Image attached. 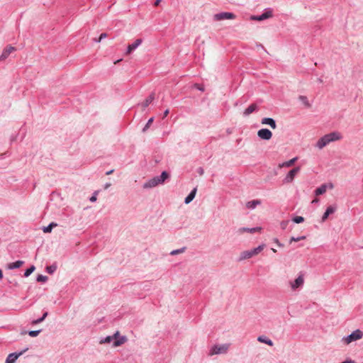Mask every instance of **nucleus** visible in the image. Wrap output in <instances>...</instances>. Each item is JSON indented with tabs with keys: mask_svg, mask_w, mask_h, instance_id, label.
I'll use <instances>...</instances> for the list:
<instances>
[{
	"mask_svg": "<svg viewBox=\"0 0 363 363\" xmlns=\"http://www.w3.org/2000/svg\"><path fill=\"white\" fill-rule=\"evenodd\" d=\"M186 250V247H183L180 249H177V250H172L171 252H170V255H178V254H180V253H182V252H184Z\"/></svg>",
	"mask_w": 363,
	"mask_h": 363,
	"instance_id": "obj_39",
	"label": "nucleus"
},
{
	"mask_svg": "<svg viewBox=\"0 0 363 363\" xmlns=\"http://www.w3.org/2000/svg\"><path fill=\"white\" fill-rule=\"evenodd\" d=\"M289 222L290 221L289 220H282L280 223L281 228L285 230L287 228Z\"/></svg>",
	"mask_w": 363,
	"mask_h": 363,
	"instance_id": "obj_41",
	"label": "nucleus"
},
{
	"mask_svg": "<svg viewBox=\"0 0 363 363\" xmlns=\"http://www.w3.org/2000/svg\"><path fill=\"white\" fill-rule=\"evenodd\" d=\"M326 189H327V185L325 184L320 185L319 187H318L315 190V196H320V195L323 194L326 191Z\"/></svg>",
	"mask_w": 363,
	"mask_h": 363,
	"instance_id": "obj_26",
	"label": "nucleus"
},
{
	"mask_svg": "<svg viewBox=\"0 0 363 363\" xmlns=\"http://www.w3.org/2000/svg\"><path fill=\"white\" fill-rule=\"evenodd\" d=\"M252 255L251 253V251L250 250H245V251H243L240 253V255L238 259V262H241V261H243L245 259H250L251 257H252Z\"/></svg>",
	"mask_w": 363,
	"mask_h": 363,
	"instance_id": "obj_19",
	"label": "nucleus"
},
{
	"mask_svg": "<svg viewBox=\"0 0 363 363\" xmlns=\"http://www.w3.org/2000/svg\"><path fill=\"white\" fill-rule=\"evenodd\" d=\"M262 123L269 125L272 129L277 128V123L274 119L272 118H264L262 119Z\"/></svg>",
	"mask_w": 363,
	"mask_h": 363,
	"instance_id": "obj_16",
	"label": "nucleus"
},
{
	"mask_svg": "<svg viewBox=\"0 0 363 363\" xmlns=\"http://www.w3.org/2000/svg\"><path fill=\"white\" fill-rule=\"evenodd\" d=\"M328 144H329V142H328L327 138L325 137V135H323L318 140V142L316 143V147H318L319 149H323L324 147H325Z\"/></svg>",
	"mask_w": 363,
	"mask_h": 363,
	"instance_id": "obj_18",
	"label": "nucleus"
},
{
	"mask_svg": "<svg viewBox=\"0 0 363 363\" xmlns=\"http://www.w3.org/2000/svg\"><path fill=\"white\" fill-rule=\"evenodd\" d=\"M159 184H161V183L160 182L159 177L156 176L145 182L143 185V187L144 189H150L155 187Z\"/></svg>",
	"mask_w": 363,
	"mask_h": 363,
	"instance_id": "obj_10",
	"label": "nucleus"
},
{
	"mask_svg": "<svg viewBox=\"0 0 363 363\" xmlns=\"http://www.w3.org/2000/svg\"><path fill=\"white\" fill-rule=\"evenodd\" d=\"M260 229H261L260 228H242L241 229V230L243 231V232H249V233H254L258 231Z\"/></svg>",
	"mask_w": 363,
	"mask_h": 363,
	"instance_id": "obj_36",
	"label": "nucleus"
},
{
	"mask_svg": "<svg viewBox=\"0 0 363 363\" xmlns=\"http://www.w3.org/2000/svg\"><path fill=\"white\" fill-rule=\"evenodd\" d=\"M292 221L295 223H301L304 221V218L303 216H296L292 218Z\"/></svg>",
	"mask_w": 363,
	"mask_h": 363,
	"instance_id": "obj_35",
	"label": "nucleus"
},
{
	"mask_svg": "<svg viewBox=\"0 0 363 363\" xmlns=\"http://www.w3.org/2000/svg\"><path fill=\"white\" fill-rule=\"evenodd\" d=\"M155 99V94L154 93H152L150 94L147 98L144 101V102H143L142 104V106L143 108H146L147 107L152 101L153 100Z\"/></svg>",
	"mask_w": 363,
	"mask_h": 363,
	"instance_id": "obj_24",
	"label": "nucleus"
},
{
	"mask_svg": "<svg viewBox=\"0 0 363 363\" xmlns=\"http://www.w3.org/2000/svg\"><path fill=\"white\" fill-rule=\"evenodd\" d=\"M35 269V267L34 265L30 266L28 268H27L23 276L25 277H29Z\"/></svg>",
	"mask_w": 363,
	"mask_h": 363,
	"instance_id": "obj_31",
	"label": "nucleus"
},
{
	"mask_svg": "<svg viewBox=\"0 0 363 363\" xmlns=\"http://www.w3.org/2000/svg\"><path fill=\"white\" fill-rule=\"evenodd\" d=\"M41 331L42 330H29L28 332H25V333H28L29 336L35 337H37L40 333ZM21 334H24V333H22Z\"/></svg>",
	"mask_w": 363,
	"mask_h": 363,
	"instance_id": "obj_33",
	"label": "nucleus"
},
{
	"mask_svg": "<svg viewBox=\"0 0 363 363\" xmlns=\"http://www.w3.org/2000/svg\"><path fill=\"white\" fill-rule=\"evenodd\" d=\"M197 172L199 175H203V173H204V170L202 167H199L198 169H197Z\"/></svg>",
	"mask_w": 363,
	"mask_h": 363,
	"instance_id": "obj_45",
	"label": "nucleus"
},
{
	"mask_svg": "<svg viewBox=\"0 0 363 363\" xmlns=\"http://www.w3.org/2000/svg\"><path fill=\"white\" fill-rule=\"evenodd\" d=\"M336 210V208L333 206H329L327 207L325 213H323V216H322V218H321V220L322 222H325L328 218L329 217L330 215L333 214L335 213Z\"/></svg>",
	"mask_w": 363,
	"mask_h": 363,
	"instance_id": "obj_13",
	"label": "nucleus"
},
{
	"mask_svg": "<svg viewBox=\"0 0 363 363\" xmlns=\"http://www.w3.org/2000/svg\"><path fill=\"white\" fill-rule=\"evenodd\" d=\"M264 246H265L264 244H262L255 248L250 250L251 251L252 256H255V255L259 254L264 249Z\"/></svg>",
	"mask_w": 363,
	"mask_h": 363,
	"instance_id": "obj_30",
	"label": "nucleus"
},
{
	"mask_svg": "<svg viewBox=\"0 0 363 363\" xmlns=\"http://www.w3.org/2000/svg\"><path fill=\"white\" fill-rule=\"evenodd\" d=\"M48 311H44L43 315H42V316L40 317L38 319L33 320L31 321V324L33 325H38V324L43 322L45 320V319L48 317Z\"/></svg>",
	"mask_w": 363,
	"mask_h": 363,
	"instance_id": "obj_21",
	"label": "nucleus"
},
{
	"mask_svg": "<svg viewBox=\"0 0 363 363\" xmlns=\"http://www.w3.org/2000/svg\"><path fill=\"white\" fill-rule=\"evenodd\" d=\"M169 109H166L163 113V116H162V118H164L165 117L167 116V115L169 114Z\"/></svg>",
	"mask_w": 363,
	"mask_h": 363,
	"instance_id": "obj_48",
	"label": "nucleus"
},
{
	"mask_svg": "<svg viewBox=\"0 0 363 363\" xmlns=\"http://www.w3.org/2000/svg\"><path fill=\"white\" fill-rule=\"evenodd\" d=\"M261 203L260 200L255 199L247 202L246 207L249 209H254Z\"/></svg>",
	"mask_w": 363,
	"mask_h": 363,
	"instance_id": "obj_23",
	"label": "nucleus"
},
{
	"mask_svg": "<svg viewBox=\"0 0 363 363\" xmlns=\"http://www.w3.org/2000/svg\"><path fill=\"white\" fill-rule=\"evenodd\" d=\"M298 99L306 107H311V105L306 96H299Z\"/></svg>",
	"mask_w": 363,
	"mask_h": 363,
	"instance_id": "obj_34",
	"label": "nucleus"
},
{
	"mask_svg": "<svg viewBox=\"0 0 363 363\" xmlns=\"http://www.w3.org/2000/svg\"><path fill=\"white\" fill-rule=\"evenodd\" d=\"M113 339L112 335H108L104 338H101L99 341L100 344H110L112 342V345L113 344Z\"/></svg>",
	"mask_w": 363,
	"mask_h": 363,
	"instance_id": "obj_27",
	"label": "nucleus"
},
{
	"mask_svg": "<svg viewBox=\"0 0 363 363\" xmlns=\"http://www.w3.org/2000/svg\"><path fill=\"white\" fill-rule=\"evenodd\" d=\"M236 16L235 13L232 12H220L218 13H216L213 16V20L216 21L227 20V19H234L235 18Z\"/></svg>",
	"mask_w": 363,
	"mask_h": 363,
	"instance_id": "obj_3",
	"label": "nucleus"
},
{
	"mask_svg": "<svg viewBox=\"0 0 363 363\" xmlns=\"http://www.w3.org/2000/svg\"><path fill=\"white\" fill-rule=\"evenodd\" d=\"M257 340L259 342H262V343H264L269 346H272L273 345V342L272 340L269 339L267 337H266L265 335H260L257 337Z\"/></svg>",
	"mask_w": 363,
	"mask_h": 363,
	"instance_id": "obj_22",
	"label": "nucleus"
},
{
	"mask_svg": "<svg viewBox=\"0 0 363 363\" xmlns=\"http://www.w3.org/2000/svg\"><path fill=\"white\" fill-rule=\"evenodd\" d=\"M47 280H48V277L43 275V274H38L36 277V281L38 282L45 283Z\"/></svg>",
	"mask_w": 363,
	"mask_h": 363,
	"instance_id": "obj_37",
	"label": "nucleus"
},
{
	"mask_svg": "<svg viewBox=\"0 0 363 363\" xmlns=\"http://www.w3.org/2000/svg\"><path fill=\"white\" fill-rule=\"evenodd\" d=\"M304 283V278L302 274H300L294 281H290L291 289L296 291L302 288Z\"/></svg>",
	"mask_w": 363,
	"mask_h": 363,
	"instance_id": "obj_7",
	"label": "nucleus"
},
{
	"mask_svg": "<svg viewBox=\"0 0 363 363\" xmlns=\"http://www.w3.org/2000/svg\"><path fill=\"white\" fill-rule=\"evenodd\" d=\"M272 250L274 252H277V250H276L275 249H274V248H272Z\"/></svg>",
	"mask_w": 363,
	"mask_h": 363,
	"instance_id": "obj_56",
	"label": "nucleus"
},
{
	"mask_svg": "<svg viewBox=\"0 0 363 363\" xmlns=\"http://www.w3.org/2000/svg\"><path fill=\"white\" fill-rule=\"evenodd\" d=\"M195 86H196V88L197 89H199V90L201 91H204V88H203L201 85H200V84H195Z\"/></svg>",
	"mask_w": 363,
	"mask_h": 363,
	"instance_id": "obj_46",
	"label": "nucleus"
},
{
	"mask_svg": "<svg viewBox=\"0 0 363 363\" xmlns=\"http://www.w3.org/2000/svg\"><path fill=\"white\" fill-rule=\"evenodd\" d=\"M28 350V347L25 348L21 352H13L8 355L6 359L5 363H15L17 359L21 356L24 352H26Z\"/></svg>",
	"mask_w": 363,
	"mask_h": 363,
	"instance_id": "obj_8",
	"label": "nucleus"
},
{
	"mask_svg": "<svg viewBox=\"0 0 363 363\" xmlns=\"http://www.w3.org/2000/svg\"><path fill=\"white\" fill-rule=\"evenodd\" d=\"M113 172H114V170H113V169H111V170H109V171L106 172V175H110V174H111Z\"/></svg>",
	"mask_w": 363,
	"mask_h": 363,
	"instance_id": "obj_50",
	"label": "nucleus"
},
{
	"mask_svg": "<svg viewBox=\"0 0 363 363\" xmlns=\"http://www.w3.org/2000/svg\"><path fill=\"white\" fill-rule=\"evenodd\" d=\"M297 160V157H294L291 160H289V161H286L285 162H283L282 164H279V167H291L292 165L294 164L295 162Z\"/></svg>",
	"mask_w": 363,
	"mask_h": 363,
	"instance_id": "obj_28",
	"label": "nucleus"
},
{
	"mask_svg": "<svg viewBox=\"0 0 363 363\" xmlns=\"http://www.w3.org/2000/svg\"><path fill=\"white\" fill-rule=\"evenodd\" d=\"M3 278V272L1 269H0V279Z\"/></svg>",
	"mask_w": 363,
	"mask_h": 363,
	"instance_id": "obj_52",
	"label": "nucleus"
},
{
	"mask_svg": "<svg viewBox=\"0 0 363 363\" xmlns=\"http://www.w3.org/2000/svg\"><path fill=\"white\" fill-rule=\"evenodd\" d=\"M153 121H154V118L153 117L149 118V120L147 121V123L145 124V125L143 128L142 131L143 133L146 132L147 130L150 128V125L152 123Z\"/></svg>",
	"mask_w": 363,
	"mask_h": 363,
	"instance_id": "obj_38",
	"label": "nucleus"
},
{
	"mask_svg": "<svg viewBox=\"0 0 363 363\" xmlns=\"http://www.w3.org/2000/svg\"><path fill=\"white\" fill-rule=\"evenodd\" d=\"M197 192V187L194 188L184 199V203H190L195 198Z\"/></svg>",
	"mask_w": 363,
	"mask_h": 363,
	"instance_id": "obj_15",
	"label": "nucleus"
},
{
	"mask_svg": "<svg viewBox=\"0 0 363 363\" xmlns=\"http://www.w3.org/2000/svg\"><path fill=\"white\" fill-rule=\"evenodd\" d=\"M24 264V262L22 260H17L14 262H11L7 264V269L10 270L16 269L20 268L23 264Z\"/></svg>",
	"mask_w": 363,
	"mask_h": 363,
	"instance_id": "obj_17",
	"label": "nucleus"
},
{
	"mask_svg": "<svg viewBox=\"0 0 363 363\" xmlns=\"http://www.w3.org/2000/svg\"><path fill=\"white\" fill-rule=\"evenodd\" d=\"M274 241L275 243L277 244L278 246H279V247H283L284 246V245L282 243H281L277 238H274Z\"/></svg>",
	"mask_w": 363,
	"mask_h": 363,
	"instance_id": "obj_47",
	"label": "nucleus"
},
{
	"mask_svg": "<svg viewBox=\"0 0 363 363\" xmlns=\"http://www.w3.org/2000/svg\"><path fill=\"white\" fill-rule=\"evenodd\" d=\"M113 347H116L122 345L127 341V337L125 335H121L118 331H116L113 335Z\"/></svg>",
	"mask_w": 363,
	"mask_h": 363,
	"instance_id": "obj_4",
	"label": "nucleus"
},
{
	"mask_svg": "<svg viewBox=\"0 0 363 363\" xmlns=\"http://www.w3.org/2000/svg\"><path fill=\"white\" fill-rule=\"evenodd\" d=\"M272 16V10L270 8H267L264 10L263 13L260 15L251 16L250 19L252 21H262L268 19Z\"/></svg>",
	"mask_w": 363,
	"mask_h": 363,
	"instance_id": "obj_2",
	"label": "nucleus"
},
{
	"mask_svg": "<svg viewBox=\"0 0 363 363\" xmlns=\"http://www.w3.org/2000/svg\"><path fill=\"white\" fill-rule=\"evenodd\" d=\"M299 171H300L299 167H296L293 168L292 169H291L288 172V174H286L285 178L284 179L283 182L285 184L292 182L293 180L294 179L296 175L299 172Z\"/></svg>",
	"mask_w": 363,
	"mask_h": 363,
	"instance_id": "obj_6",
	"label": "nucleus"
},
{
	"mask_svg": "<svg viewBox=\"0 0 363 363\" xmlns=\"http://www.w3.org/2000/svg\"><path fill=\"white\" fill-rule=\"evenodd\" d=\"M107 36V34L106 33H102L99 37V39L98 40H96V42L99 43L101 42L104 38H106Z\"/></svg>",
	"mask_w": 363,
	"mask_h": 363,
	"instance_id": "obj_42",
	"label": "nucleus"
},
{
	"mask_svg": "<svg viewBox=\"0 0 363 363\" xmlns=\"http://www.w3.org/2000/svg\"><path fill=\"white\" fill-rule=\"evenodd\" d=\"M228 349V345H213L210 350V355L213 354H224L227 352Z\"/></svg>",
	"mask_w": 363,
	"mask_h": 363,
	"instance_id": "obj_5",
	"label": "nucleus"
},
{
	"mask_svg": "<svg viewBox=\"0 0 363 363\" xmlns=\"http://www.w3.org/2000/svg\"><path fill=\"white\" fill-rule=\"evenodd\" d=\"M10 155L9 152H6L0 154V160L4 159L6 157H9Z\"/></svg>",
	"mask_w": 363,
	"mask_h": 363,
	"instance_id": "obj_43",
	"label": "nucleus"
},
{
	"mask_svg": "<svg viewBox=\"0 0 363 363\" xmlns=\"http://www.w3.org/2000/svg\"><path fill=\"white\" fill-rule=\"evenodd\" d=\"M157 177H159L161 184H162L170 177V174L167 171H163L161 174Z\"/></svg>",
	"mask_w": 363,
	"mask_h": 363,
	"instance_id": "obj_25",
	"label": "nucleus"
},
{
	"mask_svg": "<svg viewBox=\"0 0 363 363\" xmlns=\"http://www.w3.org/2000/svg\"><path fill=\"white\" fill-rule=\"evenodd\" d=\"M257 109L256 104H251L243 112L245 116H247Z\"/></svg>",
	"mask_w": 363,
	"mask_h": 363,
	"instance_id": "obj_20",
	"label": "nucleus"
},
{
	"mask_svg": "<svg viewBox=\"0 0 363 363\" xmlns=\"http://www.w3.org/2000/svg\"><path fill=\"white\" fill-rule=\"evenodd\" d=\"M318 201V199H314V200L312 201V203H317Z\"/></svg>",
	"mask_w": 363,
	"mask_h": 363,
	"instance_id": "obj_55",
	"label": "nucleus"
},
{
	"mask_svg": "<svg viewBox=\"0 0 363 363\" xmlns=\"http://www.w3.org/2000/svg\"><path fill=\"white\" fill-rule=\"evenodd\" d=\"M257 135L262 140H269L272 137V133L267 128H262L257 131Z\"/></svg>",
	"mask_w": 363,
	"mask_h": 363,
	"instance_id": "obj_9",
	"label": "nucleus"
},
{
	"mask_svg": "<svg viewBox=\"0 0 363 363\" xmlns=\"http://www.w3.org/2000/svg\"><path fill=\"white\" fill-rule=\"evenodd\" d=\"M57 225V223L52 222L48 225L43 227V231L45 233H51L53 228L56 227Z\"/></svg>",
	"mask_w": 363,
	"mask_h": 363,
	"instance_id": "obj_29",
	"label": "nucleus"
},
{
	"mask_svg": "<svg viewBox=\"0 0 363 363\" xmlns=\"http://www.w3.org/2000/svg\"><path fill=\"white\" fill-rule=\"evenodd\" d=\"M143 40L141 38L136 39L133 43L129 44L127 47L126 53H132L141 43Z\"/></svg>",
	"mask_w": 363,
	"mask_h": 363,
	"instance_id": "obj_12",
	"label": "nucleus"
},
{
	"mask_svg": "<svg viewBox=\"0 0 363 363\" xmlns=\"http://www.w3.org/2000/svg\"><path fill=\"white\" fill-rule=\"evenodd\" d=\"M16 50V48L11 45H8L6 48H5L0 56V62L6 60L9 56V55Z\"/></svg>",
	"mask_w": 363,
	"mask_h": 363,
	"instance_id": "obj_11",
	"label": "nucleus"
},
{
	"mask_svg": "<svg viewBox=\"0 0 363 363\" xmlns=\"http://www.w3.org/2000/svg\"><path fill=\"white\" fill-rule=\"evenodd\" d=\"M258 46L261 47L262 49H264V47L262 46V45H259Z\"/></svg>",
	"mask_w": 363,
	"mask_h": 363,
	"instance_id": "obj_57",
	"label": "nucleus"
},
{
	"mask_svg": "<svg viewBox=\"0 0 363 363\" xmlns=\"http://www.w3.org/2000/svg\"><path fill=\"white\" fill-rule=\"evenodd\" d=\"M15 140H16V136H12L11 139V142L14 141Z\"/></svg>",
	"mask_w": 363,
	"mask_h": 363,
	"instance_id": "obj_54",
	"label": "nucleus"
},
{
	"mask_svg": "<svg viewBox=\"0 0 363 363\" xmlns=\"http://www.w3.org/2000/svg\"><path fill=\"white\" fill-rule=\"evenodd\" d=\"M325 135L327 138L329 143L338 140L341 138V135L338 132H332Z\"/></svg>",
	"mask_w": 363,
	"mask_h": 363,
	"instance_id": "obj_14",
	"label": "nucleus"
},
{
	"mask_svg": "<svg viewBox=\"0 0 363 363\" xmlns=\"http://www.w3.org/2000/svg\"><path fill=\"white\" fill-rule=\"evenodd\" d=\"M57 270V265L55 264H51L50 266L46 267V272L52 274Z\"/></svg>",
	"mask_w": 363,
	"mask_h": 363,
	"instance_id": "obj_32",
	"label": "nucleus"
},
{
	"mask_svg": "<svg viewBox=\"0 0 363 363\" xmlns=\"http://www.w3.org/2000/svg\"><path fill=\"white\" fill-rule=\"evenodd\" d=\"M318 83H323V79H322V78H318Z\"/></svg>",
	"mask_w": 363,
	"mask_h": 363,
	"instance_id": "obj_53",
	"label": "nucleus"
},
{
	"mask_svg": "<svg viewBox=\"0 0 363 363\" xmlns=\"http://www.w3.org/2000/svg\"><path fill=\"white\" fill-rule=\"evenodd\" d=\"M363 332L359 329L354 330L351 334L342 337V342L347 345L361 339Z\"/></svg>",
	"mask_w": 363,
	"mask_h": 363,
	"instance_id": "obj_1",
	"label": "nucleus"
},
{
	"mask_svg": "<svg viewBox=\"0 0 363 363\" xmlns=\"http://www.w3.org/2000/svg\"><path fill=\"white\" fill-rule=\"evenodd\" d=\"M306 239V236H299V237H291L289 240V243H291L292 242H298L300 240H303Z\"/></svg>",
	"mask_w": 363,
	"mask_h": 363,
	"instance_id": "obj_40",
	"label": "nucleus"
},
{
	"mask_svg": "<svg viewBox=\"0 0 363 363\" xmlns=\"http://www.w3.org/2000/svg\"><path fill=\"white\" fill-rule=\"evenodd\" d=\"M162 0H155L154 5L158 6Z\"/></svg>",
	"mask_w": 363,
	"mask_h": 363,
	"instance_id": "obj_49",
	"label": "nucleus"
},
{
	"mask_svg": "<svg viewBox=\"0 0 363 363\" xmlns=\"http://www.w3.org/2000/svg\"><path fill=\"white\" fill-rule=\"evenodd\" d=\"M110 186H111V184H110V183H106V184L104 185V189H107Z\"/></svg>",
	"mask_w": 363,
	"mask_h": 363,
	"instance_id": "obj_51",
	"label": "nucleus"
},
{
	"mask_svg": "<svg viewBox=\"0 0 363 363\" xmlns=\"http://www.w3.org/2000/svg\"><path fill=\"white\" fill-rule=\"evenodd\" d=\"M89 201H90L91 202H94V201H96V193H95L94 194H93V195L90 197Z\"/></svg>",
	"mask_w": 363,
	"mask_h": 363,
	"instance_id": "obj_44",
	"label": "nucleus"
}]
</instances>
